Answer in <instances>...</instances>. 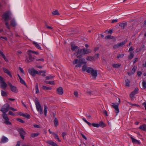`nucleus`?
Wrapping results in <instances>:
<instances>
[{
  "label": "nucleus",
  "instance_id": "393cba45",
  "mask_svg": "<svg viewBox=\"0 0 146 146\" xmlns=\"http://www.w3.org/2000/svg\"><path fill=\"white\" fill-rule=\"evenodd\" d=\"M42 88L44 90H50L52 89V88L50 87H47L44 86H43Z\"/></svg>",
  "mask_w": 146,
  "mask_h": 146
},
{
  "label": "nucleus",
  "instance_id": "bf43d9fd",
  "mask_svg": "<svg viewBox=\"0 0 146 146\" xmlns=\"http://www.w3.org/2000/svg\"><path fill=\"white\" fill-rule=\"evenodd\" d=\"M134 48L132 46H131L129 50V51L131 52L134 50Z\"/></svg>",
  "mask_w": 146,
  "mask_h": 146
},
{
  "label": "nucleus",
  "instance_id": "8fccbe9b",
  "mask_svg": "<svg viewBox=\"0 0 146 146\" xmlns=\"http://www.w3.org/2000/svg\"><path fill=\"white\" fill-rule=\"evenodd\" d=\"M91 125H92L93 127H99V124L98 123H92V124H91Z\"/></svg>",
  "mask_w": 146,
  "mask_h": 146
},
{
  "label": "nucleus",
  "instance_id": "de8ad7c7",
  "mask_svg": "<svg viewBox=\"0 0 146 146\" xmlns=\"http://www.w3.org/2000/svg\"><path fill=\"white\" fill-rule=\"evenodd\" d=\"M83 120L89 126H90L91 125V123L87 121L85 118H83Z\"/></svg>",
  "mask_w": 146,
  "mask_h": 146
},
{
  "label": "nucleus",
  "instance_id": "6e6d98bb",
  "mask_svg": "<svg viewBox=\"0 0 146 146\" xmlns=\"http://www.w3.org/2000/svg\"><path fill=\"white\" fill-rule=\"evenodd\" d=\"M8 113L9 115H11L14 116L15 115L14 113L11 111H9Z\"/></svg>",
  "mask_w": 146,
  "mask_h": 146
},
{
  "label": "nucleus",
  "instance_id": "37998d69",
  "mask_svg": "<svg viewBox=\"0 0 146 146\" xmlns=\"http://www.w3.org/2000/svg\"><path fill=\"white\" fill-rule=\"evenodd\" d=\"M143 87L144 89L146 88V82L144 80H143L142 82Z\"/></svg>",
  "mask_w": 146,
  "mask_h": 146
},
{
  "label": "nucleus",
  "instance_id": "c85d7f7f",
  "mask_svg": "<svg viewBox=\"0 0 146 146\" xmlns=\"http://www.w3.org/2000/svg\"><path fill=\"white\" fill-rule=\"evenodd\" d=\"M98 124L99 127L100 126L102 127H104L106 126L105 124L102 121L100 122Z\"/></svg>",
  "mask_w": 146,
  "mask_h": 146
},
{
  "label": "nucleus",
  "instance_id": "20e7f679",
  "mask_svg": "<svg viewBox=\"0 0 146 146\" xmlns=\"http://www.w3.org/2000/svg\"><path fill=\"white\" fill-rule=\"evenodd\" d=\"M11 15L12 14L10 11H7L3 14V18L5 21H8L11 19Z\"/></svg>",
  "mask_w": 146,
  "mask_h": 146
},
{
  "label": "nucleus",
  "instance_id": "ddd939ff",
  "mask_svg": "<svg viewBox=\"0 0 146 146\" xmlns=\"http://www.w3.org/2000/svg\"><path fill=\"white\" fill-rule=\"evenodd\" d=\"M7 86V84L3 80L1 81H0V87L2 89L5 90Z\"/></svg>",
  "mask_w": 146,
  "mask_h": 146
},
{
  "label": "nucleus",
  "instance_id": "dca6fc26",
  "mask_svg": "<svg viewBox=\"0 0 146 146\" xmlns=\"http://www.w3.org/2000/svg\"><path fill=\"white\" fill-rule=\"evenodd\" d=\"M139 89L138 88H136L133 91L130 95V97L131 98H133L135 94L138 93Z\"/></svg>",
  "mask_w": 146,
  "mask_h": 146
},
{
  "label": "nucleus",
  "instance_id": "49530a36",
  "mask_svg": "<svg viewBox=\"0 0 146 146\" xmlns=\"http://www.w3.org/2000/svg\"><path fill=\"white\" fill-rule=\"evenodd\" d=\"M52 14L54 15H59L60 14L58 13L57 10H55L52 12Z\"/></svg>",
  "mask_w": 146,
  "mask_h": 146
},
{
  "label": "nucleus",
  "instance_id": "1a4fd4ad",
  "mask_svg": "<svg viewBox=\"0 0 146 146\" xmlns=\"http://www.w3.org/2000/svg\"><path fill=\"white\" fill-rule=\"evenodd\" d=\"M7 83L8 86L10 88L12 92L15 93H17L18 92V90L15 86H13L12 84L9 82H8Z\"/></svg>",
  "mask_w": 146,
  "mask_h": 146
},
{
  "label": "nucleus",
  "instance_id": "3c124183",
  "mask_svg": "<svg viewBox=\"0 0 146 146\" xmlns=\"http://www.w3.org/2000/svg\"><path fill=\"white\" fill-rule=\"evenodd\" d=\"M17 120L18 121L21 122L22 123H24L25 122V121H24L21 119L18 118L17 119Z\"/></svg>",
  "mask_w": 146,
  "mask_h": 146
},
{
  "label": "nucleus",
  "instance_id": "423d86ee",
  "mask_svg": "<svg viewBox=\"0 0 146 146\" xmlns=\"http://www.w3.org/2000/svg\"><path fill=\"white\" fill-rule=\"evenodd\" d=\"M9 107V105L8 104H6L2 106L0 111L3 113H5L8 111Z\"/></svg>",
  "mask_w": 146,
  "mask_h": 146
},
{
  "label": "nucleus",
  "instance_id": "72a5a7b5",
  "mask_svg": "<svg viewBox=\"0 0 146 146\" xmlns=\"http://www.w3.org/2000/svg\"><path fill=\"white\" fill-rule=\"evenodd\" d=\"M1 96H7V93L3 90L1 91Z\"/></svg>",
  "mask_w": 146,
  "mask_h": 146
},
{
  "label": "nucleus",
  "instance_id": "cd10ccee",
  "mask_svg": "<svg viewBox=\"0 0 146 146\" xmlns=\"http://www.w3.org/2000/svg\"><path fill=\"white\" fill-rule=\"evenodd\" d=\"M33 44L37 48L39 49H41V47L36 42H33Z\"/></svg>",
  "mask_w": 146,
  "mask_h": 146
},
{
  "label": "nucleus",
  "instance_id": "7c9ffc66",
  "mask_svg": "<svg viewBox=\"0 0 146 146\" xmlns=\"http://www.w3.org/2000/svg\"><path fill=\"white\" fill-rule=\"evenodd\" d=\"M54 122L55 126L57 127L58 124V121L57 118H56L54 119Z\"/></svg>",
  "mask_w": 146,
  "mask_h": 146
},
{
  "label": "nucleus",
  "instance_id": "e433bc0d",
  "mask_svg": "<svg viewBox=\"0 0 146 146\" xmlns=\"http://www.w3.org/2000/svg\"><path fill=\"white\" fill-rule=\"evenodd\" d=\"M45 82L47 84H48L51 85H54L55 83L54 81H45Z\"/></svg>",
  "mask_w": 146,
  "mask_h": 146
},
{
  "label": "nucleus",
  "instance_id": "c756f323",
  "mask_svg": "<svg viewBox=\"0 0 146 146\" xmlns=\"http://www.w3.org/2000/svg\"><path fill=\"white\" fill-rule=\"evenodd\" d=\"M46 72L45 70H41L39 71V75H40L41 73H42V76H46L45 73Z\"/></svg>",
  "mask_w": 146,
  "mask_h": 146
},
{
  "label": "nucleus",
  "instance_id": "09e8293b",
  "mask_svg": "<svg viewBox=\"0 0 146 146\" xmlns=\"http://www.w3.org/2000/svg\"><path fill=\"white\" fill-rule=\"evenodd\" d=\"M86 94H87L88 96H91V95L93 94V92L90 91H87L86 92Z\"/></svg>",
  "mask_w": 146,
  "mask_h": 146
},
{
  "label": "nucleus",
  "instance_id": "bb28decb",
  "mask_svg": "<svg viewBox=\"0 0 146 146\" xmlns=\"http://www.w3.org/2000/svg\"><path fill=\"white\" fill-rule=\"evenodd\" d=\"M20 115L27 118H29L30 117V115L27 113L25 114L22 113L20 114Z\"/></svg>",
  "mask_w": 146,
  "mask_h": 146
},
{
  "label": "nucleus",
  "instance_id": "a878e982",
  "mask_svg": "<svg viewBox=\"0 0 146 146\" xmlns=\"http://www.w3.org/2000/svg\"><path fill=\"white\" fill-rule=\"evenodd\" d=\"M86 59L88 61H92L94 60V58L92 56H89L86 57Z\"/></svg>",
  "mask_w": 146,
  "mask_h": 146
},
{
  "label": "nucleus",
  "instance_id": "4be33fe9",
  "mask_svg": "<svg viewBox=\"0 0 146 146\" xmlns=\"http://www.w3.org/2000/svg\"><path fill=\"white\" fill-rule=\"evenodd\" d=\"M47 143L48 144L53 146H58V145L52 141H47Z\"/></svg>",
  "mask_w": 146,
  "mask_h": 146
},
{
  "label": "nucleus",
  "instance_id": "58836bf2",
  "mask_svg": "<svg viewBox=\"0 0 146 146\" xmlns=\"http://www.w3.org/2000/svg\"><path fill=\"white\" fill-rule=\"evenodd\" d=\"M125 85L127 86H129L130 81L128 79H126L125 80Z\"/></svg>",
  "mask_w": 146,
  "mask_h": 146
},
{
  "label": "nucleus",
  "instance_id": "2f4dec72",
  "mask_svg": "<svg viewBox=\"0 0 146 146\" xmlns=\"http://www.w3.org/2000/svg\"><path fill=\"white\" fill-rule=\"evenodd\" d=\"M134 56V53L132 52H130L128 56V58L130 60L132 59Z\"/></svg>",
  "mask_w": 146,
  "mask_h": 146
},
{
  "label": "nucleus",
  "instance_id": "2eb2a0df",
  "mask_svg": "<svg viewBox=\"0 0 146 146\" xmlns=\"http://www.w3.org/2000/svg\"><path fill=\"white\" fill-rule=\"evenodd\" d=\"M57 93L59 95H62L63 93V90L62 88L60 87L57 89L56 90Z\"/></svg>",
  "mask_w": 146,
  "mask_h": 146
},
{
  "label": "nucleus",
  "instance_id": "a18cd8bd",
  "mask_svg": "<svg viewBox=\"0 0 146 146\" xmlns=\"http://www.w3.org/2000/svg\"><path fill=\"white\" fill-rule=\"evenodd\" d=\"M125 25V24L124 23H121L119 25V26L121 27L122 28L124 29Z\"/></svg>",
  "mask_w": 146,
  "mask_h": 146
},
{
  "label": "nucleus",
  "instance_id": "052dcab7",
  "mask_svg": "<svg viewBox=\"0 0 146 146\" xmlns=\"http://www.w3.org/2000/svg\"><path fill=\"white\" fill-rule=\"evenodd\" d=\"M103 113L106 116H107L108 115L107 112L106 110H104L103 111Z\"/></svg>",
  "mask_w": 146,
  "mask_h": 146
},
{
  "label": "nucleus",
  "instance_id": "f3484780",
  "mask_svg": "<svg viewBox=\"0 0 146 146\" xmlns=\"http://www.w3.org/2000/svg\"><path fill=\"white\" fill-rule=\"evenodd\" d=\"M92 52V50L88 48H83V54H88Z\"/></svg>",
  "mask_w": 146,
  "mask_h": 146
},
{
  "label": "nucleus",
  "instance_id": "4468645a",
  "mask_svg": "<svg viewBox=\"0 0 146 146\" xmlns=\"http://www.w3.org/2000/svg\"><path fill=\"white\" fill-rule=\"evenodd\" d=\"M71 49L72 51H74L75 50H77L76 51V52H78V51H80L81 50V52L82 53V50L80 49L79 50V49L78 46H76L75 44H71Z\"/></svg>",
  "mask_w": 146,
  "mask_h": 146
},
{
  "label": "nucleus",
  "instance_id": "680f3d73",
  "mask_svg": "<svg viewBox=\"0 0 146 146\" xmlns=\"http://www.w3.org/2000/svg\"><path fill=\"white\" fill-rule=\"evenodd\" d=\"M45 26L46 28H47L48 29H52V28L50 26H48L46 24H45Z\"/></svg>",
  "mask_w": 146,
  "mask_h": 146
},
{
  "label": "nucleus",
  "instance_id": "473e14b6",
  "mask_svg": "<svg viewBox=\"0 0 146 146\" xmlns=\"http://www.w3.org/2000/svg\"><path fill=\"white\" fill-rule=\"evenodd\" d=\"M47 111V108L46 105L44 106V114L45 116H46Z\"/></svg>",
  "mask_w": 146,
  "mask_h": 146
},
{
  "label": "nucleus",
  "instance_id": "f257e3e1",
  "mask_svg": "<svg viewBox=\"0 0 146 146\" xmlns=\"http://www.w3.org/2000/svg\"><path fill=\"white\" fill-rule=\"evenodd\" d=\"M75 55L77 56V59L74 60L72 62L73 64L76 65V68H79L82 65V53L81 50L75 53Z\"/></svg>",
  "mask_w": 146,
  "mask_h": 146
},
{
  "label": "nucleus",
  "instance_id": "a211bd4d",
  "mask_svg": "<svg viewBox=\"0 0 146 146\" xmlns=\"http://www.w3.org/2000/svg\"><path fill=\"white\" fill-rule=\"evenodd\" d=\"M8 141V139L4 136H3L1 138V140L0 141L1 143H5L7 142Z\"/></svg>",
  "mask_w": 146,
  "mask_h": 146
},
{
  "label": "nucleus",
  "instance_id": "6ab92c4d",
  "mask_svg": "<svg viewBox=\"0 0 146 146\" xmlns=\"http://www.w3.org/2000/svg\"><path fill=\"white\" fill-rule=\"evenodd\" d=\"M130 137L133 143L138 144H140L141 143L139 141L134 139L132 137Z\"/></svg>",
  "mask_w": 146,
  "mask_h": 146
},
{
  "label": "nucleus",
  "instance_id": "7ed1b4c3",
  "mask_svg": "<svg viewBox=\"0 0 146 146\" xmlns=\"http://www.w3.org/2000/svg\"><path fill=\"white\" fill-rule=\"evenodd\" d=\"M83 71H86L87 72L91 74L92 76L95 78L97 75V70H94L91 67H87L86 65L83 66Z\"/></svg>",
  "mask_w": 146,
  "mask_h": 146
},
{
  "label": "nucleus",
  "instance_id": "b1692460",
  "mask_svg": "<svg viewBox=\"0 0 146 146\" xmlns=\"http://www.w3.org/2000/svg\"><path fill=\"white\" fill-rule=\"evenodd\" d=\"M52 135L54 136V137L56 139H57L58 141L59 142H60L61 140L59 138L58 135L57 134H55L54 133H52Z\"/></svg>",
  "mask_w": 146,
  "mask_h": 146
},
{
  "label": "nucleus",
  "instance_id": "f8f14e48",
  "mask_svg": "<svg viewBox=\"0 0 146 146\" xmlns=\"http://www.w3.org/2000/svg\"><path fill=\"white\" fill-rule=\"evenodd\" d=\"M112 106L114 108L115 112L117 114L119 112L118 108V104L117 103H112Z\"/></svg>",
  "mask_w": 146,
  "mask_h": 146
},
{
  "label": "nucleus",
  "instance_id": "774afa93",
  "mask_svg": "<svg viewBox=\"0 0 146 146\" xmlns=\"http://www.w3.org/2000/svg\"><path fill=\"white\" fill-rule=\"evenodd\" d=\"M3 57L4 59V60H5V61L6 62H7L8 61V60L6 58L5 56V55L3 56Z\"/></svg>",
  "mask_w": 146,
  "mask_h": 146
},
{
  "label": "nucleus",
  "instance_id": "0e129e2a",
  "mask_svg": "<svg viewBox=\"0 0 146 146\" xmlns=\"http://www.w3.org/2000/svg\"><path fill=\"white\" fill-rule=\"evenodd\" d=\"M117 22V19H113V20L111 21L112 23H116Z\"/></svg>",
  "mask_w": 146,
  "mask_h": 146
},
{
  "label": "nucleus",
  "instance_id": "864d4df0",
  "mask_svg": "<svg viewBox=\"0 0 146 146\" xmlns=\"http://www.w3.org/2000/svg\"><path fill=\"white\" fill-rule=\"evenodd\" d=\"M136 69L135 68V67H133V69H132V70H131V73L132 74H134L135 73V72Z\"/></svg>",
  "mask_w": 146,
  "mask_h": 146
},
{
  "label": "nucleus",
  "instance_id": "5701e85b",
  "mask_svg": "<svg viewBox=\"0 0 146 146\" xmlns=\"http://www.w3.org/2000/svg\"><path fill=\"white\" fill-rule=\"evenodd\" d=\"M139 128L144 131H146V125L144 124L140 125Z\"/></svg>",
  "mask_w": 146,
  "mask_h": 146
},
{
  "label": "nucleus",
  "instance_id": "5fc2aeb1",
  "mask_svg": "<svg viewBox=\"0 0 146 146\" xmlns=\"http://www.w3.org/2000/svg\"><path fill=\"white\" fill-rule=\"evenodd\" d=\"M74 94L76 97H78V92L77 91H74Z\"/></svg>",
  "mask_w": 146,
  "mask_h": 146
},
{
  "label": "nucleus",
  "instance_id": "4c0bfd02",
  "mask_svg": "<svg viewBox=\"0 0 146 146\" xmlns=\"http://www.w3.org/2000/svg\"><path fill=\"white\" fill-rule=\"evenodd\" d=\"M5 21V25L6 26L7 28L9 30H10V25L8 23V22H7V21Z\"/></svg>",
  "mask_w": 146,
  "mask_h": 146
},
{
  "label": "nucleus",
  "instance_id": "f03ea898",
  "mask_svg": "<svg viewBox=\"0 0 146 146\" xmlns=\"http://www.w3.org/2000/svg\"><path fill=\"white\" fill-rule=\"evenodd\" d=\"M28 55L26 56V58L25 62H26L29 63L33 61L35 59L34 56L33 54H38L37 52L33 51L31 50H29L27 52Z\"/></svg>",
  "mask_w": 146,
  "mask_h": 146
},
{
  "label": "nucleus",
  "instance_id": "f704fd0d",
  "mask_svg": "<svg viewBox=\"0 0 146 146\" xmlns=\"http://www.w3.org/2000/svg\"><path fill=\"white\" fill-rule=\"evenodd\" d=\"M124 56V54H117V57L118 59L121 58H123Z\"/></svg>",
  "mask_w": 146,
  "mask_h": 146
},
{
  "label": "nucleus",
  "instance_id": "ea45409f",
  "mask_svg": "<svg viewBox=\"0 0 146 146\" xmlns=\"http://www.w3.org/2000/svg\"><path fill=\"white\" fill-rule=\"evenodd\" d=\"M54 77L53 76H52L51 75L49 76H47L45 77V79L46 80H49L52 78H53Z\"/></svg>",
  "mask_w": 146,
  "mask_h": 146
},
{
  "label": "nucleus",
  "instance_id": "9b49d317",
  "mask_svg": "<svg viewBox=\"0 0 146 146\" xmlns=\"http://www.w3.org/2000/svg\"><path fill=\"white\" fill-rule=\"evenodd\" d=\"M18 131H19L20 135L23 139H24V135H25L26 133L24 131L22 128H19L18 129Z\"/></svg>",
  "mask_w": 146,
  "mask_h": 146
},
{
  "label": "nucleus",
  "instance_id": "aec40b11",
  "mask_svg": "<svg viewBox=\"0 0 146 146\" xmlns=\"http://www.w3.org/2000/svg\"><path fill=\"white\" fill-rule=\"evenodd\" d=\"M3 70L5 73L7 74L9 76L11 77H12V75H11L10 71L7 69L5 68H3Z\"/></svg>",
  "mask_w": 146,
  "mask_h": 146
},
{
  "label": "nucleus",
  "instance_id": "6e6552de",
  "mask_svg": "<svg viewBox=\"0 0 146 146\" xmlns=\"http://www.w3.org/2000/svg\"><path fill=\"white\" fill-rule=\"evenodd\" d=\"M2 117L5 120V121L4 122V123L8 125H10L11 124V123L9 121V119L7 116V115L5 113H3V114Z\"/></svg>",
  "mask_w": 146,
  "mask_h": 146
},
{
  "label": "nucleus",
  "instance_id": "338daca9",
  "mask_svg": "<svg viewBox=\"0 0 146 146\" xmlns=\"http://www.w3.org/2000/svg\"><path fill=\"white\" fill-rule=\"evenodd\" d=\"M137 58H134L133 60V64H135L136 62L137 61Z\"/></svg>",
  "mask_w": 146,
  "mask_h": 146
},
{
  "label": "nucleus",
  "instance_id": "412c9836",
  "mask_svg": "<svg viewBox=\"0 0 146 146\" xmlns=\"http://www.w3.org/2000/svg\"><path fill=\"white\" fill-rule=\"evenodd\" d=\"M11 20L10 22L11 25L12 26L14 27H15L16 25V23L14 19H11Z\"/></svg>",
  "mask_w": 146,
  "mask_h": 146
},
{
  "label": "nucleus",
  "instance_id": "c03bdc74",
  "mask_svg": "<svg viewBox=\"0 0 146 146\" xmlns=\"http://www.w3.org/2000/svg\"><path fill=\"white\" fill-rule=\"evenodd\" d=\"M120 66V64H114L113 65V66L115 68H118Z\"/></svg>",
  "mask_w": 146,
  "mask_h": 146
},
{
  "label": "nucleus",
  "instance_id": "79ce46f5",
  "mask_svg": "<svg viewBox=\"0 0 146 146\" xmlns=\"http://www.w3.org/2000/svg\"><path fill=\"white\" fill-rule=\"evenodd\" d=\"M39 135V133H35L32 134L31 136L32 137H34L37 136Z\"/></svg>",
  "mask_w": 146,
  "mask_h": 146
},
{
  "label": "nucleus",
  "instance_id": "c9c22d12",
  "mask_svg": "<svg viewBox=\"0 0 146 146\" xmlns=\"http://www.w3.org/2000/svg\"><path fill=\"white\" fill-rule=\"evenodd\" d=\"M114 38L113 36H111V35H107L105 37V38L106 39H113Z\"/></svg>",
  "mask_w": 146,
  "mask_h": 146
},
{
  "label": "nucleus",
  "instance_id": "69168bd1",
  "mask_svg": "<svg viewBox=\"0 0 146 146\" xmlns=\"http://www.w3.org/2000/svg\"><path fill=\"white\" fill-rule=\"evenodd\" d=\"M113 30L112 29H110L108 31V32L109 34H111L113 33Z\"/></svg>",
  "mask_w": 146,
  "mask_h": 146
},
{
  "label": "nucleus",
  "instance_id": "13d9d810",
  "mask_svg": "<svg viewBox=\"0 0 146 146\" xmlns=\"http://www.w3.org/2000/svg\"><path fill=\"white\" fill-rule=\"evenodd\" d=\"M142 74V73L141 71H139L137 73V74L139 76H140Z\"/></svg>",
  "mask_w": 146,
  "mask_h": 146
},
{
  "label": "nucleus",
  "instance_id": "a19ab883",
  "mask_svg": "<svg viewBox=\"0 0 146 146\" xmlns=\"http://www.w3.org/2000/svg\"><path fill=\"white\" fill-rule=\"evenodd\" d=\"M20 82L21 83L23 84L25 86H27V85L25 82V81L21 78L20 80Z\"/></svg>",
  "mask_w": 146,
  "mask_h": 146
},
{
  "label": "nucleus",
  "instance_id": "603ef678",
  "mask_svg": "<svg viewBox=\"0 0 146 146\" xmlns=\"http://www.w3.org/2000/svg\"><path fill=\"white\" fill-rule=\"evenodd\" d=\"M99 54H96L94 56V57L96 59H98L99 58Z\"/></svg>",
  "mask_w": 146,
  "mask_h": 146
},
{
  "label": "nucleus",
  "instance_id": "39448f33",
  "mask_svg": "<svg viewBox=\"0 0 146 146\" xmlns=\"http://www.w3.org/2000/svg\"><path fill=\"white\" fill-rule=\"evenodd\" d=\"M35 103L37 111H39L40 114H42L43 113V111L39 102L37 100H36L35 101Z\"/></svg>",
  "mask_w": 146,
  "mask_h": 146
},
{
  "label": "nucleus",
  "instance_id": "e2e57ef3",
  "mask_svg": "<svg viewBox=\"0 0 146 146\" xmlns=\"http://www.w3.org/2000/svg\"><path fill=\"white\" fill-rule=\"evenodd\" d=\"M19 69L20 71H21V73H22L23 74H24V72L23 70L21 67H19Z\"/></svg>",
  "mask_w": 146,
  "mask_h": 146
},
{
  "label": "nucleus",
  "instance_id": "0eeeda50",
  "mask_svg": "<svg viewBox=\"0 0 146 146\" xmlns=\"http://www.w3.org/2000/svg\"><path fill=\"white\" fill-rule=\"evenodd\" d=\"M127 42V40H125L122 42L118 43V44L114 45L113 48L114 49H117L120 47H121L125 44Z\"/></svg>",
  "mask_w": 146,
  "mask_h": 146
},
{
  "label": "nucleus",
  "instance_id": "9d476101",
  "mask_svg": "<svg viewBox=\"0 0 146 146\" xmlns=\"http://www.w3.org/2000/svg\"><path fill=\"white\" fill-rule=\"evenodd\" d=\"M30 74L33 76H35L36 74H39V72L36 71L34 69H32L29 70Z\"/></svg>",
  "mask_w": 146,
  "mask_h": 146
},
{
  "label": "nucleus",
  "instance_id": "4d7b16f0",
  "mask_svg": "<svg viewBox=\"0 0 146 146\" xmlns=\"http://www.w3.org/2000/svg\"><path fill=\"white\" fill-rule=\"evenodd\" d=\"M10 110H12V111H17V110L16 109H15L12 107H9V109Z\"/></svg>",
  "mask_w": 146,
  "mask_h": 146
}]
</instances>
